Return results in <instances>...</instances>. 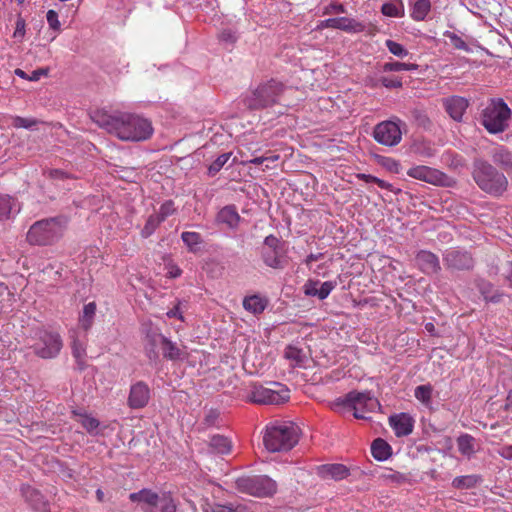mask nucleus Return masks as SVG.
<instances>
[{"mask_svg":"<svg viewBox=\"0 0 512 512\" xmlns=\"http://www.w3.org/2000/svg\"><path fill=\"white\" fill-rule=\"evenodd\" d=\"M91 119L100 128L122 141H144L153 133L149 120L131 113L96 110L91 113Z\"/></svg>","mask_w":512,"mask_h":512,"instance_id":"nucleus-1","label":"nucleus"},{"mask_svg":"<svg viewBox=\"0 0 512 512\" xmlns=\"http://www.w3.org/2000/svg\"><path fill=\"white\" fill-rule=\"evenodd\" d=\"M299 440V428L292 422L275 421L267 425L263 442L270 452L292 449Z\"/></svg>","mask_w":512,"mask_h":512,"instance_id":"nucleus-2","label":"nucleus"},{"mask_svg":"<svg viewBox=\"0 0 512 512\" xmlns=\"http://www.w3.org/2000/svg\"><path fill=\"white\" fill-rule=\"evenodd\" d=\"M67 223V218L63 216L39 220L29 228L27 241L39 246L54 244L64 235Z\"/></svg>","mask_w":512,"mask_h":512,"instance_id":"nucleus-3","label":"nucleus"},{"mask_svg":"<svg viewBox=\"0 0 512 512\" xmlns=\"http://www.w3.org/2000/svg\"><path fill=\"white\" fill-rule=\"evenodd\" d=\"M473 178L477 185L494 196L502 195L508 186L507 178L486 161L477 160L474 164Z\"/></svg>","mask_w":512,"mask_h":512,"instance_id":"nucleus-4","label":"nucleus"},{"mask_svg":"<svg viewBox=\"0 0 512 512\" xmlns=\"http://www.w3.org/2000/svg\"><path fill=\"white\" fill-rule=\"evenodd\" d=\"M511 114V109L502 99H492L482 110L481 123L489 133H501L508 127Z\"/></svg>","mask_w":512,"mask_h":512,"instance_id":"nucleus-5","label":"nucleus"},{"mask_svg":"<svg viewBox=\"0 0 512 512\" xmlns=\"http://www.w3.org/2000/svg\"><path fill=\"white\" fill-rule=\"evenodd\" d=\"M132 502L142 503L144 512H176V504L169 494H158L148 489L131 493L129 496Z\"/></svg>","mask_w":512,"mask_h":512,"instance_id":"nucleus-6","label":"nucleus"},{"mask_svg":"<svg viewBox=\"0 0 512 512\" xmlns=\"http://www.w3.org/2000/svg\"><path fill=\"white\" fill-rule=\"evenodd\" d=\"M34 343L31 345L33 352L40 358H55L63 347L59 333L47 329H41L34 334Z\"/></svg>","mask_w":512,"mask_h":512,"instance_id":"nucleus-7","label":"nucleus"},{"mask_svg":"<svg viewBox=\"0 0 512 512\" xmlns=\"http://www.w3.org/2000/svg\"><path fill=\"white\" fill-rule=\"evenodd\" d=\"M249 397L254 403L278 405L289 400L290 391L279 382H270L266 386L254 385Z\"/></svg>","mask_w":512,"mask_h":512,"instance_id":"nucleus-8","label":"nucleus"},{"mask_svg":"<svg viewBox=\"0 0 512 512\" xmlns=\"http://www.w3.org/2000/svg\"><path fill=\"white\" fill-rule=\"evenodd\" d=\"M235 484L239 492L255 497H270L277 491L276 482L266 475L240 477Z\"/></svg>","mask_w":512,"mask_h":512,"instance_id":"nucleus-9","label":"nucleus"},{"mask_svg":"<svg viewBox=\"0 0 512 512\" xmlns=\"http://www.w3.org/2000/svg\"><path fill=\"white\" fill-rule=\"evenodd\" d=\"M283 92V84L272 79L258 86L247 99V105L251 109H261L275 104Z\"/></svg>","mask_w":512,"mask_h":512,"instance_id":"nucleus-10","label":"nucleus"},{"mask_svg":"<svg viewBox=\"0 0 512 512\" xmlns=\"http://www.w3.org/2000/svg\"><path fill=\"white\" fill-rule=\"evenodd\" d=\"M342 402L353 410V415L357 419H367L365 413L373 412L380 406L371 392L351 391Z\"/></svg>","mask_w":512,"mask_h":512,"instance_id":"nucleus-11","label":"nucleus"},{"mask_svg":"<svg viewBox=\"0 0 512 512\" xmlns=\"http://www.w3.org/2000/svg\"><path fill=\"white\" fill-rule=\"evenodd\" d=\"M284 253L283 246L276 236L269 235L264 239L261 257L266 266L283 269L287 264Z\"/></svg>","mask_w":512,"mask_h":512,"instance_id":"nucleus-12","label":"nucleus"},{"mask_svg":"<svg viewBox=\"0 0 512 512\" xmlns=\"http://www.w3.org/2000/svg\"><path fill=\"white\" fill-rule=\"evenodd\" d=\"M401 121L398 122L387 120L377 124L373 131L374 139L385 146H395L402 139V131L400 128Z\"/></svg>","mask_w":512,"mask_h":512,"instance_id":"nucleus-13","label":"nucleus"},{"mask_svg":"<svg viewBox=\"0 0 512 512\" xmlns=\"http://www.w3.org/2000/svg\"><path fill=\"white\" fill-rule=\"evenodd\" d=\"M443 261L448 269L454 270H468L474 265L473 258L468 252L457 249L446 251Z\"/></svg>","mask_w":512,"mask_h":512,"instance_id":"nucleus-14","label":"nucleus"},{"mask_svg":"<svg viewBox=\"0 0 512 512\" xmlns=\"http://www.w3.org/2000/svg\"><path fill=\"white\" fill-rule=\"evenodd\" d=\"M407 175L411 178L421 180L433 185H442L445 175L437 169L418 165L407 170Z\"/></svg>","mask_w":512,"mask_h":512,"instance_id":"nucleus-15","label":"nucleus"},{"mask_svg":"<svg viewBox=\"0 0 512 512\" xmlns=\"http://www.w3.org/2000/svg\"><path fill=\"white\" fill-rule=\"evenodd\" d=\"M150 399V389L143 381H138L131 385L128 396V406L132 409H140L145 407Z\"/></svg>","mask_w":512,"mask_h":512,"instance_id":"nucleus-16","label":"nucleus"},{"mask_svg":"<svg viewBox=\"0 0 512 512\" xmlns=\"http://www.w3.org/2000/svg\"><path fill=\"white\" fill-rule=\"evenodd\" d=\"M416 266L425 274H436L441 270L440 262L434 253L420 250L415 257Z\"/></svg>","mask_w":512,"mask_h":512,"instance_id":"nucleus-17","label":"nucleus"},{"mask_svg":"<svg viewBox=\"0 0 512 512\" xmlns=\"http://www.w3.org/2000/svg\"><path fill=\"white\" fill-rule=\"evenodd\" d=\"M389 424L397 437H404L412 433L414 420L409 414L400 413L390 416Z\"/></svg>","mask_w":512,"mask_h":512,"instance_id":"nucleus-18","label":"nucleus"},{"mask_svg":"<svg viewBox=\"0 0 512 512\" xmlns=\"http://www.w3.org/2000/svg\"><path fill=\"white\" fill-rule=\"evenodd\" d=\"M317 474L323 480L340 481L349 476V469L343 464H323L317 467Z\"/></svg>","mask_w":512,"mask_h":512,"instance_id":"nucleus-19","label":"nucleus"},{"mask_svg":"<svg viewBox=\"0 0 512 512\" xmlns=\"http://www.w3.org/2000/svg\"><path fill=\"white\" fill-rule=\"evenodd\" d=\"M337 283L335 281H319L309 280L304 285V292L307 296L317 297L320 300L326 299L329 294L335 289Z\"/></svg>","mask_w":512,"mask_h":512,"instance_id":"nucleus-20","label":"nucleus"},{"mask_svg":"<svg viewBox=\"0 0 512 512\" xmlns=\"http://www.w3.org/2000/svg\"><path fill=\"white\" fill-rule=\"evenodd\" d=\"M323 27L340 29L346 32H362L365 26L347 17L329 18L322 22Z\"/></svg>","mask_w":512,"mask_h":512,"instance_id":"nucleus-21","label":"nucleus"},{"mask_svg":"<svg viewBox=\"0 0 512 512\" xmlns=\"http://www.w3.org/2000/svg\"><path fill=\"white\" fill-rule=\"evenodd\" d=\"M164 337L158 329L150 328L145 333V351L150 360H156L158 358L157 347L161 346L165 341Z\"/></svg>","mask_w":512,"mask_h":512,"instance_id":"nucleus-22","label":"nucleus"},{"mask_svg":"<svg viewBox=\"0 0 512 512\" xmlns=\"http://www.w3.org/2000/svg\"><path fill=\"white\" fill-rule=\"evenodd\" d=\"M444 106L452 119L461 121L468 107V101L463 97L453 96L444 101Z\"/></svg>","mask_w":512,"mask_h":512,"instance_id":"nucleus-23","label":"nucleus"},{"mask_svg":"<svg viewBox=\"0 0 512 512\" xmlns=\"http://www.w3.org/2000/svg\"><path fill=\"white\" fill-rule=\"evenodd\" d=\"M410 17L417 22L425 21L431 11L430 0H409Z\"/></svg>","mask_w":512,"mask_h":512,"instance_id":"nucleus-24","label":"nucleus"},{"mask_svg":"<svg viewBox=\"0 0 512 512\" xmlns=\"http://www.w3.org/2000/svg\"><path fill=\"white\" fill-rule=\"evenodd\" d=\"M19 211L20 205L15 198L0 194V221L10 219L12 216L18 214Z\"/></svg>","mask_w":512,"mask_h":512,"instance_id":"nucleus-25","label":"nucleus"},{"mask_svg":"<svg viewBox=\"0 0 512 512\" xmlns=\"http://www.w3.org/2000/svg\"><path fill=\"white\" fill-rule=\"evenodd\" d=\"M217 222L225 224L230 229H236L240 222V215L235 206L223 207L217 214Z\"/></svg>","mask_w":512,"mask_h":512,"instance_id":"nucleus-26","label":"nucleus"},{"mask_svg":"<svg viewBox=\"0 0 512 512\" xmlns=\"http://www.w3.org/2000/svg\"><path fill=\"white\" fill-rule=\"evenodd\" d=\"M267 305V298L258 294L246 296L243 299V308L254 315L261 314Z\"/></svg>","mask_w":512,"mask_h":512,"instance_id":"nucleus-27","label":"nucleus"},{"mask_svg":"<svg viewBox=\"0 0 512 512\" xmlns=\"http://www.w3.org/2000/svg\"><path fill=\"white\" fill-rule=\"evenodd\" d=\"M491 158L495 164L506 171H512V153L504 146L495 147L491 152Z\"/></svg>","mask_w":512,"mask_h":512,"instance_id":"nucleus-28","label":"nucleus"},{"mask_svg":"<svg viewBox=\"0 0 512 512\" xmlns=\"http://www.w3.org/2000/svg\"><path fill=\"white\" fill-rule=\"evenodd\" d=\"M477 288L487 302H500L503 294L494 288V286L486 280H478Z\"/></svg>","mask_w":512,"mask_h":512,"instance_id":"nucleus-29","label":"nucleus"},{"mask_svg":"<svg viewBox=\"0 0 512 512\" xmlns=\"http://www.w3.org/2000/svg\"><path fill=\"white\" fill-rule=\"evenodd\" d=\"M372 456L378 461H385L392 455L391 446L382 438H377L371 445Z\"/></svg>","mask_w":512,"mask_h":512,"instance_id":"nucleus-30","label":"nucleus"},{"mask_svg":"<svg viewBox=\"0 0 512 512\" xmlns=\"http://www.w3.org/2000/svg\"><path fill=\"white\" fill-rule=\"evenodd\" d=\"M23 496L39 512H46V502L43 500L42 495L30 486L22 487Z\"/></svg>","mask_w":512,"mask_h":512,"instance_id":"nucleus-31","label":"nucleus"},{"mask_svg":"<svg viewBox=\"0 0 512 512\" xmlns=\"http://www.w3.org/2000/svg\"><path fill=\"white\" fill-rule=\"evenodd\" d=\"M162 353L163 356L166 359L175 361V360H181L186 357V353L180 349L176 343L172 342L169 339H165V341L162 344Z\"/></svg>","mask_w":512,"mask_h":512,"instance_id":"nucleus-32","label":"nucleus"},{"mask_svg":"<svg viewBox=\"0 0 512 512\" xmlns=\"http://www.w3.org/2000/svg\"><path fill=\"white\" fill-rule=\"evenodd\" d=\"M381 12L387 17L401 18L405 15L404 3L402 0H391L382 5Z\"/></svg>","mask_w":512,"mask_h":512,"instance_id":"nucleus-33","label":"nucleus"},{"mask_svg":"<svg viewBox=\"0 0 512 512\" xmlns=\"http://www.w3.org/2000/svg\"><path fill=\"white\" fill-rule=\"evenodd\" d=\"M457 446L459 452L467 458H471L475 453V439L469 434L460 435L457 438Z\"/></svg>","mask_w":512,"mask_h":512,"instance_id":"nucleus-34","label":"nucleus"},{"mask_svg":"<svg viewBox=\"0 0 512 512\" xmlns=\"http://www.w3.org/2000/svg\"><path fill=\"white\" fill-rule=\"evenodd\" d=\"M432 392H433V388L430 384L419 385L414 390V396L426 408L431 409L432 408Z\"/></svg>","mask_w":512,"mask_h":512,"instance_id":"nucleus-35","label":"nucleus"},{"mask_svg":"<svg viewBox=\"0 0 512 512\" xmlns=\"http://www.w3.org/2000/svg\"><path fill=\"white\" fill-rule=\"evenodd\" d=\"M95 314L96 304L94 302L84 305L82 314L79 317V324L85 331L92 326Z\"/></svg>","mask_w":512,"mask_h":512,"instance_id":"nucleus-36","label":"nucleus"},{"mask_svg":"<svg viewBox=\"0 0 512 512\" xmlns=\"http://www.w3.org/2000/svg\"><path fill=\"white\" fill-rule=\"evenodd\" d=\"M210 447L219 454H228L232 449L231 441L221 435H214L210 439Z\"/></svg>","mask_w":512,"mask_h":512,"instance_id":"nucleus-37","label":"nucleus"},{"mask_svg":"<svg viewBox=\"0 0 512 512\" xmlns=\"http://www.w3.org/2000/svg\"><path fill=\"white\" fill-rule=\"evenodd\" d=\"M481 480L480 476L474 474L458 476L453 479L452 486L456 489H470L480 483Z\"/></svg>","mask_w":512,"mask_h":512,"instance_id":"nucleus-38","label":"nucleus"},{"mask_svg":"<svg viewBox=\"0 0 512 512\" xmlns=\"http://www.w3.org/2000/svg\"><path fill=\"white\" fill-rule=\"evenodd\" d=\"M284 356L291 362L292 366H301L306 359L303 350L292 345L286 347Z\"/></svg>","mask_w":512,"mask_h":512,"instance_id":"nucleus-39","label":"nucleus"},{"mask_svg":"<svg viewBox=\"0 0 512 512\" xmlns=\"http://www.w3.org/2000/svg\"><path fill=\"white\" fill-rule=\"evenodd\" d=\"M11 125L15 128H23L30 131H34L38 129V125L43 122L36 118H25L21 116H13L11 118Z\"/></svg>","mask_w":512,"mask_h":512,"instance_id":"nucleus-40","label":"nucleus"},{"mask_svg":"<svg viewBox=\"0 0 512 512\" xmlns=\"http://www.w3.org/2000/svg\"><path fill=\"white\" fill-rule=\"evenodd\" d=\"M76 420L83 426L84 429L89 433H96L97 428L99 427V421L85 413H78L76 411L73 412Z\"/></svg>","mask_w":512,"mask_h":512,"instance_id":"nucleus-41","label":"nucleus"},{"mask_svg":"<svg viewBox=\"0 0 512 512\" xmlns=\"http://www.w3.org/2000/svg\"><path fill=\"white\" fill-rule=\"evenodd\" d=\"M181 239L188 249L195 252L202 243V236L197 232L185 231L181 234Z\"/></svg>","mask_w":512,"mask_h":512,"instance_id":"nucleus-42","label":"nucleus"},{"mask_svg":"<svg viewBox=\"0 0 512 512\" xmlns=\"http://www.w3.org/2000/svg\"><path fill=\"white\" fill-rule=\"evenodd\" d=\"M419 65L415 63H403V62H387L383 65L384 72H398V71H416Z\"/></svg>","mask_w":512,"mask_h":512,"instance_id":"nucleus-43","label":"nucleus"},{"mask_svg":"<svg viewBox=\"0 0 512 512\" xmlns=\"http://www.w3.org/2000/svg\"><path fill=\"white\" fill-rule=\"evenodd\" d=\"M232 153L227 152L219 155L208 167V175L215 176L231 158Z\"/></svg>","mask_w":512,"mask_h":512,"instance_id":"nucleus-44","label":"nucleus"},{"mask_svg":"<svg viewBox=\"0 0 512 512\" xmlns=\"http://www.w3.org/2000/svg\"><path fill=\"white\" fill-rule=\"evenodd\" d=\"M162 222L163 221L160 220L159 216L156 213L150 215L142 230V236L149 237Z\"/></svg>","mask_w":512,"mask_h":512,"instance_id":"nucleus-45","label":"nucleus"},{"mask_svg":"<svg viewBox=\"0 0 512 512\" xmlns=\"http://www.w3.org/2000/svg\"><path fill=\"white\" fill-rule=\"evenodd\" d=\"M356 177L360 180H363L366 183H375L382 189L391 190L392 188V185L390 183L370 174L358 173Z\"/></svg>","mask_w":512,"mask_h":512,"instance_id":"nucleus-46","label":"nucleus"},{"mask_svg":"<svg viewBox=\"0 0 512 512\" xmlns=\"http://www.w3.org/2000/svg\"><path fill=\"white\" fill-rule=\"evenodd\" d=\"M385 45L389 52L397 57L403 58L409 54L408 50L402 44L393 40H386Z\"/></svg>","mask_w":512,"mask_h":512,"instance_id":"nucleus-47","label":"nucleus"},{"mask_svg":"<svg viewBox=\"0 0 512 512\" xmlns=\"http://www.w3.org/2000/svg\"><path fill=\"white\" fill-rule=\"evenodd\" d=\"M176 211L174 202L167 200L161 204L159 211L156 213L160 220L165 221L169 216L173 215Z\"/></svg>","mask_w":512,"mask_h":512,"instance_id":"nucleus-48","label":"nucleus"},{"mask_svg":"<svg viewBox=\"0 0 512 512\" xmlns=\"http://www.w3.org/2000/svg\"><path fill=\"white\" fill-rule=\"evenodd\" d=\"M72 354L77 359V361L83 360L86 354L85 344L80 340L73 339Z\"/></svg>","mask_w":512,"mask_h":512,"instance_id":"nucleus-49","label":"nucleus"},{"mask_svg":"<svg viewBox=\"0 0 512 512\" xmlns=\"http://www.w3.org/2000/svg\"><path fill=\"white\" fill-rule=\"evenodd\" d=\"M448 37H449L452 45L456 49L464 50V51L469 50L467 43L460 36L456 35L455 33H449Z\"/></svg>","mask_w":512,"mask_h":512,"instance_id":"nucleus-50","label":"nucleus"},{"mask_svg":"<svg viewBox=\"0 0 512 512\" xmlns=\"http://www.w3.org/2000/svg\"><path fill=\"white\" fill-rule=\"evenodd\" d=\"M381 84L386 88H401L402 81L397 77H382L380 79Z\"/></svg>","mask_w":512,"mask_h":512,"instance_id":"nucleus-51","label":"nucleus"},{"mask_svg":"<svg viewBox=\"0 0 512 512\" xmlns=\"http://www.w3.org/2000/svg\"><path fill=\"white\" fill-rule=\"evenodd\" d=\"M47 23L50 28L53 30H58L60 28V22L58 20V14L54 10H48L46 14Z\"/></svg>","mask_w":512,"mask_h":512,"instance_id":"nucleus-52","label":"nucleus"},{"mask_svg":"<svg viewBox=\"0 0 512 512\" xmlns=\"http://www.w3.org/2000/svg\"><path fill=\"white\" fill-rule=\"evenodd\" d=\"M279 155L278 154H272V155H269V156H260V157H255L249 161H247V163H251V164H254V165H263L266 161H272V162H276L279 160Z\"/></svg>","mask_w":512,"mask_h":512,"instance_id":"nucleus-53","label":"nucleus"},{"mask_svg":"<svg viewBox=\"0 0 512 512\" xmlns=\"http://www.w3.org/2000/svg\"><path fill=\"white\" fill-rule=\"evenodd\" d=\"M502 275L512 288V262H506L502 267Z\"/></svg>","mask_w":512,"mask_h":512,"instance_id":"nucleus-54","label":"nucleus"},{"mask_svg":"<svg viewBox=\"0 0 512 512\" xmlns=\"http://www.w3.org/2000/svg\"><path fill=\"white\" fill-rule=\"evenodd\" d=\"M205 512H235L232 506H226V505H212L205 509Z\"/></svg>","mask_w":512,"mask_h":512,"instance_id":"nucleus-55","label":"nucleus"},{"mask_svg":"<svg viewBox=\"0 0 512 512\" xmlns=\"http://www.w3.org/2000/svg\"><path fill=\"white\" fill-rule=\"evenodd\" d=\"M48 74L47 68H41L34 70L31 75L28 76L29 81H38L42 76H46Z\"/></svg>","mask_w":512,"mask_h":512,"instance_id":"nucleus-56","label":"nucleus"},{"mask_svg":"<svg viewBox=\"0 0 512 512\" xmlns=\"http://www.w3.org/2000/svg\"><path fill=\"white\" fill-rule=\"evenodd\" d=\"M220 40L223 42L234 43L236 41V36L232 31L224 30L220 34Z\"/></svg>","mask_w":512,"mask_h":512,"instance_id":"nucleus-57","label":"nucleus"},{"mask_svg":"<svg viewBox=\"0 0 512 512\" xmlns=\"http://www.w3.org/2000/svg\"><path fill=\"white\" fill-rule=\"evenodd\" d=\"M498 454L503 457L504 459H507V460H512V445H505V446H502L499 450H498Z\"/></svg>","mask_w":512,"mask_h":512,"instance_id":"nucleus-58","label":"nucleus"},{"mask_svg":"<svg viewBox=\"0 0 512 512\" xmlns=\"http://www.w3.org/2000/svg\"><path fill=\"white\" fill-rule=\"evenodd\" d=\"M167 316L169 318L177 317L178 319L183 320L182 313L180 312L178 307H175V308L171 309L170 311H168Z\"/></svg>","mask_w":512,"mask_h":512,"instance_id":"nucleus-59","label":"nucleus"},{"mask_svg":"<svg viewBox=\"0 0 512 512\" xmlns=\"http://www.w3.org/2000/svg\"><path fill=\"white\" fill-rule=\"evenodd\" d=\"M48 176L50 178H63L65 177V173L58 169H51L48 171Z\"/></svg>","mask_w":512,"mask_h":512,"instance_id":"nucleus-60","label":"nucleus"},{"mask_svg":"<svg viewBox=\"0 0 512 512\" xmlns=\"http://www.w3.org/2000/svg\"><path fill=\"white\" fill-rule=\"evenodd\" d=\"M321 256H322V254H310L306 258V263L310 264V263H312L314 261H317V260H319L321 258Z\"/></svg>","mask_w":512,"mask_h":512,"instance_id":"nucleus-61","label":"nucleus"},{"mask_svg":"<svg viewBox=\"0 0 512 512\" xmlns=\"http://www.w3.org/2000/svg\"><path fill=\"white\" fill-rule=\"evenodd\" d=\"M15 75H17L18 77L22 78V79H27L28 80V74L23 71L22 69H19L17 68L15 71H14Z\"/></svg>","mask_w":512,"mask_h":512,"instance_id":"nucleus-62","label":"nucleus"},{"mask_svg":"<svg viewBox=\"0 0 512 512\" xmlns=\"http://www.w3.org/2000/svg\"><path fill=\"white\" fill-rule=\"evenodd\" d=\"M452 446H453L452 439L450 437H446L444 439V447H446L448 450H450V449H452Z\"/></svg>","mask_w":512,"mask_h":512,"instance_id":"nucleus-63","label":"nucleus"},{"mask_svg":"<svg viewBox=\"0 0 512 512\" xmlns=\"http://www.w3.org/2000/svg\"><path fill=\"white\" fill-rule=\"evenodd\" d=\"M333 8L338 13H343L344 12V6L342 4L334 5Z\"/></svg>","mask_w":512,"mask_h":512,"instance_id":"nucleus-64","label":"nucleus"}]
</instances>
